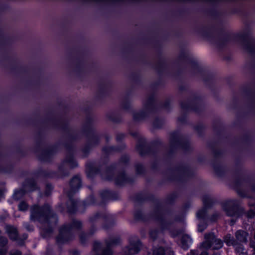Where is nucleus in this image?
<instances>
[{
  "label": "nucleus",
  "mask_w": 255,
  "mask_h": 255,
  "mask_svg": "<svg viewBox=\"0 0 255 255\" xmlns=\"http://www.w3.org/2000/svg\"><path fill=\"white\" fill-rule=\"evenodd\" d=\"M30 220L38 221L41 224V234L47 237L52 232L53 227L58 221L56 215L48 205L42 207L34 205L30 209Z\"/></svg>",
  "instance_id": "nucleus-1"
},
{
  "label": "nucleus",
  "mask_w": 255,
  "mask_h": 255,
  "mask_svg": "<svg viewBox=\"0 0 255 255\" xmlns=\"http://www.w3.org/2000/svg\"><path fill=\"white\" fill-rule=\"evenodd\" d=\"M82 223L80 221L74 220L71 225H66L61 227L59 234L56 238V241L59 244H63L72 240L73 237V232L76 230L81 229Z\"/></svg>",
  "instance_id": "nucleus-2"
},
{
  "label": "nucleus",
  "mask_w": 255,
  "mask_h": 255,
  "mask_svg": "<svg viewBox=\"0 0 255 255\" xmlns=\"http://www.w3.org/2000/svg\"><path fill=\"white\" fill-rule=\"evenodd\" d=\"M204 238L205 241L201 245L202 249L219 250L223 246V241L220 239L217 238L213 233L205 234Z\"/></svg>",
  "instance_id": "nucleus-3"
},
{
  "label": "nucleus",
  "mask_w": 255,
  "mask_h": 255,
  "mask_svg": "<svg viewBox=\"0 0 255 255\" xmlns=\"http://www.w3.org/2000/svg\"><path fill=\"white\" fill-rule=\"evenodd\" d=\"M223 208L228 216L238 218L241 216L242 211L238 208L234 200L225 202L223 204Z\"/></svg>",
  "instance_id": "nucleus-4"
},
{
  "label": "nucleus",
  "mask_w": 255,
  "mask_h": 255,
  "mask_svg": "<svg viewBox=\"0 0 255 255\" xmlns=\"http://www.w3.org/2000/svg\"><path fill=\"white\" fill-rule=\"evenodd\" d=\"M224 241L228 246H233L238 255H249L243 244H238L235 241L234 238L231 234L224 237Z\"/></svg>",
  "instance_id": "nucleus-5"
},
{
  "label": "nucleus",
  "mask_w": 255,
  "mask_h": 255,
  "mask_svg": "<svg viewBox=\"0 0 255 255\" xmlns=\"http://www.w3.org/2000/svg\"><path fill=\"white\" fill-rule=\"evenodd\" d=\"M140 243L137 239L129 241V245L125 251V255H133L137 254L140 250Z\"/></svg>",
  "instance_id": "nucleus-6"
},
{
  "label": "nucleus",
  "mask_w": 255,
  "mask_h": 255,
  "mask_svg": "<svg viewBox=\"0 0 255 255\" xmlns=\"http://www.w3.org/2000/svg\"><path fill=\"white\" fill-rule=\"evenodd\" d=\"M202 200L204 205V208L202 210H199L197 213V217L199 219H202L205 217L206 214V208L208 207L212 203L211 198L209 196L207 195L204 196L203 197Z\"/></svg>",
  "instance_id": "nucleus-7"
},
{
  "label": "nucleus",
  "mask_w": 255,
  "mask_h": 255,
  "mask_svg": "<svg viewBox=\"0 0 255 255\" xmlns=\"http://www.w3.org/2000/svg\"><path fill=\"white\" fill-rule=\"evenodd\" d=\"M235 236L236 239L235 242H237L238 244L247 243L248 242V238L249 234L247 232L239 230L236 231L235 233Z\"/></svg>",
  "instance_id": "nucleus-8"
},
{
  "label": "nucleus",
  "mask_w": 255,
  "mask_h": 255,
  "mask_svg": "<svg viewBox=\"0 0 255 255\" xmlns=\"http://www.w3.org/2000/svg\"><path fill=\"white\" fill-rule=\"evenodd\" d=\"M152 255H174V254L170 249L159 247L153 250Z\"/></svg>",
  "instance_id": "nucleus-9"
},
{
  "label": "nucleus",
  "mask_w": 255,
  "mask_h": 255,
  "mask_svg": "<svg viewBox=\"0 0 255 255\" xmlns=\"http://www.w3.org/2000/svg\"><path fill=\"white\" fill-rule=\"evenodd\" d=\"M70 186L72 191L78 189L81 186V180L78 176H76L72 178L70 182Z\"/></svg>",
  "instance_id": "nucleus-10"
},
{
  "label": "nucleus",
  "mask_w": 255,
  "mask_h": 255,
  "mask_svg": "<svg viewBox=\"0 0 255 255\" xmlns=\"http://www.w3.org/2000/svg\"><path fill=\"white\" fill-rule=\"evenodd\" d=\"M5 230L10 239L13 240H16L17 239V231L16 228L11 226H6Z\"/></svg>",
  "instance_id": "nucleus-11"
},
{
  "label": "nucleus",
  "mask_w": 255,
  "mask_h": 255,
  "mask_svg": "<svg viewBox=\"0 0 255 255\" xmlns=\"http://www.w3.org/2000/svg\"><path fill=\"white\" fill-rule=\"evenodd\" d=\"M192 242V239L187 235H183L181 239L182 247L185 249H187Z\"/></svg>",
  "instance_id": "nucleus-12"
},
{
  "label": "nucleus",
  "mask_w": 255,
  "mask_h": 255,
  "mask_svg": "<svg viewBox=\"0 0 255 255\" xmlns=\"http://www.w3.org/2000/svg\"><path fill=\"white\" fill-rule=\"evenodd\" d=\"M65 162L69 165L71 167H74L76 166V162L74 160V159L72 155H69V157H67L65 159Z\"/></svg>",
  "instance_id": "nucleus-13"
},
{
  "label": "nucleus",
  "mask_w": 255,
  "mask_h": 255,
  "mask_svg": "<svg viewBox=\"0 0 255 255\" xmlns=\"http://www.w3.org/2000/svg\"><path fill=\"white\" fill-rule=\"evenodd\" d=\"M126 176L124 174H121L115 180L117 185H122L126 181Z\"/></svg>",
  "instance_id": "nucleus-14"
},
{
  "label": "nucleus",
  "mask_w": 255,
  "mask_h": 255,
  "mask_svg": "<svg viewBox=\"0 0 255 255\" xmlns=\"http://www.w3.org/2000/svg\"><path fill=\"white\" fill-rule=\"evenodd\" d=\"M26 186L29 187V191H33L35 189V183L33 180H28L26 181Z\"/></svg>",
  "instance_id": "nucleus-15"
},
{
  "label": "nucleus",
  "mask_w": 255,
  "mask_h": 255,
  "mask_svg": "<svg viewBox=\"0 0 255 255\" xmlns=\"http://www.w3.org/2000/svg\"><path fill=\"white\" fill-rule=\"evenodd\" d=\"M207 224L204 222H201L198 225L199 232H203L207 228Z\"/></svg>",
  "instance_id": "nucleus-16"
},
{
  "label": "nucleus",
  "mask_w": 255,
  "mask_h": 255,
  "mask_svg": "<svg viewBox=\"0 0 255 255\" xmlns=\"http://www.w3.org/2000/svg\"><path fill=\"white\" fill-rule=\"evenodd\" d=\"M18 208L20 211H25L27 209V205L25 202H22L19 204Z\"/></svg>",
  "instance_id": "nucleus-17"
},
{
  "label": "nucleus",
  "mask_w": 255,
  "mask_h": 255,
  "mask_svg": "<svg viewBox=\"0 0 255 255\" xmlns=\"http://www.w3.org/2000/svg\"><path fill=\"white\" fill-rule=\"evenodd\" d=\"M7 243V240L6 238L1 237H0V246L4 247Z\"/></svg>",
  "instance_id": "nucleus-18"
},
{
  "label": "nucleus",
  "mask_w": 255,
  "mask_h": 255,
  "mask_svg": "<svg viewBox=\"0 0 255 255\" xmlns=\"http://www.w3.org/2000/svg\"><path fill=\"white\" fill-rule=\"evenodd\" d=\"M158 232L156 230L151 231L150 232V236L153 239L155 240L157 236Z\"/></svg>",
  "instance_id": "nucleus-19"
},
{
  "label": "nucleus",
  "mask_w": 255,
  "mask_h": 255,
  "mask_svg": "<svg viewBox=\"0 0 255 255\" xmlns=\"http://www.w3.org/2000/svg\"><path fill=\"white\" fill-rule=\"evenodd\" d=\"M24 226L25 228V229L27 230V231L29 232H31L33 231L34 228L32 225H29L28 223H24Z\"/></svg>",
  "instance_id": "nucleus-20"
},
{
  "label": "nucleus",
  "mask_w": 255,
  "mask_h": 255,
  "mask_svg": "<svg viewBox=\"0 0 255 255\" xmlns=\"http://www.w3.org/2000/svg\"><path fill=\"white\" fill-rule=\"evenodd\" d=\"M250 247L254 249V253L252 255H255V242L254 241H250L249 244Z\"/></svg>",
  "instance_id": "nucleus-21"
},
{
  "label": "nucleus",
  "mask_w": 255,
  "mask_h": 255,
  "mask_svg": "<svg viewBox=\"0 0 255 255\" xmlns=\"http://www.w3.org/2000/svg\"><path fill=\"white\" fill-rule=\"evenodd\" d=\"M70 202H71V203L73 204V208H74V209H73V210H72V209H71L69 208V209H68V210H69V211L70 212L72 213V212H73L75 211V208H76V203H75L74 201H73V200H71V201H70Z\"/></svg>",
  "instance_id": "nucleus-22"
},
{
  "label": "nucleus",
  "mask_w": 255,
  "mask_h": 255,
  "mask_svg": "<svg viewBox=\"0 0 255 255\" xmlns=\"http://www.w3.org/2000/svg\"><path fill=\"white\" fill-rule=\"evenodd\" d=\"M10 255H21V253L20 252L18 251H15L14 252H11L9 254Z\"/></svg>",
  "instance_id": "nucleus-23"
},
{
  "label": "nucleus",
  "mask_w": 255,
  "mask_h": 255,
  "mask_svg": "<svg viewBox=\"0 0 255 255\" xmlns=\"http://www.w3.org/2000/svg\"><path fill=\"white\" fill-rule=\"evenodd\" d=\"M219 217V214L218 213H215L214 214L211 218V220L213 221H215L217 220L218 217Z\"/></svg>",
  "instance_id": "nucleus-24"
},
{
  "label": "nucleus",
  "mask_w": 255,
  "mask_h": 255,
  "mask_svg": "<svg viewBox=\"0 0 255 255\" xmlns=\"http://www.w3.org/2000/svg\"><path fill=\"white\" fill-rule=\"evenodd\" d=\"M198 253L197 251L194 250V251H191L189 254H187V255H198Z\"/></svg>",
  "instance_id": "nucleus-25"
},
{
  "label": "nucleus",
  "mask_w": 255,
  "mask_h": 255,
  "mask_svg": "<svg viewBox=\"0 0 255 255\" xmlns=\"http://www.w3.org/2000/svg\"><path fill=\"white\" fill-rule=\"evenodd\" d=\"M7 250L4 249H0V255H5L6 254Z\"/></svg>",
  "instance_id": "nucleus-26"
},
{
  "label": "nucleus",
  "mask_w": 255,
  "mask_h": 255,
  "mask_svg": "<svg viewBox=\"0 0 255 255\" xmlns=\"http://www.w3.org/2000/svg\"><path fill=\"white\" fill-rule=\"evenodd\" d=\"M84 236L85 237L86 236L85 235H84V234H82L80 236V239L82 243H84L85 241V240L84 239Z\"/></svg>",
  "instance_id": "nucleus-27"
},
{
  "label": "nucleus",
  "mask_w": 255,
  "mask_h": 255,
  "mask_svg": "<svg viewBox=\"0 0 255 255\" xmlns=\"http://www.w3.org/2000/svg\"><path fill=\"white\" fill-rule=\"evenodd\" d=\"M112 150V147H106V148H103V151H104L106 152H109Z\"/></svg>",
  "instance_id": "nucleus-28"
},
{
  "label": "nucleus",
  "mask_w": 255,
  "mask_h": 255,
  "mask_svg": "<svg viewBox=\"0 0 255 255\" xmlns=\"http://www.w3.org/2000/svg\"><path fill=\"white\" fill-rule=\"evenodd\" d=\"M200 255H208V253L206 251L202 252Z\"/></svg>",
  "instance_id": "nucleus-29"
},
{
  "label": "nucleus",
  "mask_w": 255,
  "mask_h": 255,
  "mask_svg": "<svg viewBox=\"0 0 255 255\" xmlns=\"http://www.w3.org/2000/svg\"><path fill=\"white\" fill-rule=\"evenodd\" d=\"M73 255H79V253L77 252L74 251L72 252Z\"/></svg>",
  "instance_id": "nucleus-30"
},
{
  "label": "nucleus",
  "mask_w": 255,
  "mask_h": 255,
  "mask_svg": "<svg viewBox=\"0 0 255 255\" xmlns=\"http://www.w3.org/2000/svg\"><path fill=\"white\" fill-rule=\"evenodd\" d=\"M136 115H137L136 114H134V115H133V118H134V119H135V120H138V118L136 116Z\"/></svg>",
  "instance_id": "nucleus-31"
},
{
  "label": "nucleus",
  "mask_w": 255,
  "mask_h": 255,
  "mask_svg": "<svg viewBox=\"0 0 255 255\" xmlns=\"http://www.w3.org/2000/svg\"><path fill=\"white\" fill-rule=\"evenodd\" d=\"M90 221H91V222H93V218H90Z\"/></svg>",
  "instance_id": "nucleus-32"
},
{
  "label": "nucleus",
  "mask_w": 255,
  "mask_h": 255,
  "mask_svg": "<svg viewBox=\"0 0 255 255\" xmlns=\"http://www.w3.org/2000/svg\"><path fill=\"white\" fill-rule=\"evenodd\" d=\"M98 215H96L94 218H97L98 217Z\"/></svg>",
  "instance_id": "nucleus-33"
},
{
  "label": "nucleus",
  "mask_w": 255,
  "mask_h": 255,
  "mask_svg": "<svg viewBox=\"0 0 255 255\" xmlns=\"http://www.w3.org/2000/svg\"><path fill=\"white\" fill-rule=\"evenodd\" d=\"M20 192H21V191L17 192H16V194L20 193Z\"/></svg>",
  "instance_id": "nucleus-34"
},
{
  "label": "nucleus",
  "mask_w": 255,
  "mask_h": 255,
  "mask_svg": "<svg viewBox=\"0 0 255 255\" xmlns=\"http://www.w3.org/2000/svg\"><path fill=\"white\" fill-rule=\"evenodd\" d=\"M68 196L70 197L71 196L70 194H68Z\"/></svg>",
  "instance_id": "nucleus-35"
}]
</instances>
